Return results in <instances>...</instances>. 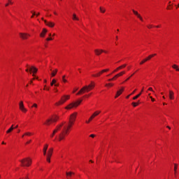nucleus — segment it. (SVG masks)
<instances>
[{
    "mask_svg": "<svg viewBox=\"0 0 179 179\" xmlns=\"http://www.w3.org/2000/svg\"><path fill=\"white\" fill-rule=\"evenodd\" d=\"M57 72H58V69H55L54 71H52L51 76L52 78H54L55 75H57Z\"/></svg>",
    "mask_w": 179,
    "mask_h": 179,
    "instance_id": "obj_28",
    "label": "nucleus"
},
{
    "mask_svg": "<svg viewBox=\"0 0 179 179\" xmlns=\"http://www.w3.org/2000/svg\"><path fill=\"white\" fill-rule=\"evenodd\" d=\"M139 104H141V100H138L137 102H132L131 103V106L133 107H138V106H139Z\"/></svg>",
    "mask_w": 179,
    "mask_h": 179,
    "instance_id": "obj_23",
    "label": "nucleus"
},
{
    "mask_svg": "<svg viewBox=\"0 0 179 179\" xmlns=\"http://www.w3.org/2000/svg\"><path fill=\"white\" fill-rule=\"evenodd\" d=\"M148 29H155V25L153 24H148L147 25Z\"/></svg>",
    "mask_w": 179,
    "mask_h": 179,
    "instance_id": "obj_40",
    "label": "nucleus"
},
{
    "mask_svg": "<svg viewBox=\"0 0 179 179\" xmlns=\"http://www.w3.org/2000/svg\"><path fill=\"white\" fill-rule=\"evenodd\" d=\"M45 33H47V29H43V31L40 34L41 37H44V36H45Z\"/></svg>",
    "mask_w": 179,
    "mask_h": 179,
    "instance_id": "obj_27",
    "label": "nucleus"
},
{
    "mask_svg": "<svg viewBox=\"0 0 179 179\" xmlns=\"http://www.w3.org/2000/svg\"><path fill=\"white\" fill-rule=\"evenodd\" d=\"M106 87H113V86H114V83H107L106 84Z\"/></svg>",
    "mask_w": 179,
    "mask_h": 179,
    "instance_id": "obj_32",
    "label": "nucleus"
},
{
    "mask_svg": "<svg viewBox=\"0 0 179 179\" xmlns=\"http://www.w3.org/2000/svg\"><path fill=\"white\" fill-rule=\"evenodd\" d=\"M90 138H96V134H90Z\"/></svg>",
    "mask_w": 179,
    "mask_h": 179,
    "instance_id": "obj_49",
    "label": "nucleus"
},
{
    "mask_svg": "<svg viewBox=\"0 0 179 179\" xmlns=\"http://www.w3.org/2000/svg\"><path fill=\"white\" fill-rule=\"evenodd\" d=\"M73 124L74 122L69 121L68 125L63 127L62 132L59 134V141H62L63 139H65V135H67L68 132H69V129L72 128V125Z\"/></svg>",
    "mask_w": 179,
    "mask_h": 179,
    "instance_id": "obj_1",
    "label": "nucleus"
},
{
    "mask_svg": "<svg viewBox=\"0 0 179 179\" xmlns=\"http://www.w3.org/2000/svg\"><path fill=\"white\" fill-rule=\"evenodd\" d=\"M166 9L167 10H171V9H173V4H169Z\"/></svg>",
    "mask_w": 179,
    "mask_h": 179,
    "instance_id": "obj_35",
    "label": "nucleus"
},
{
    "mask_svg": "<svg viewBox=\"0 0 179 179\" xmlns=\"http://www.w3.org/2000/svg\"><path fill=\"white\" fill-rule=\"evenodd\" d=\"M19 106L21 111H22L23 113H26L27 111V110L24 108V105L23 104V101H21L19 103Z\"/></svg>",
    "mask_w": 179,
    "mask_h": 179,
    "instance_id": "obj_14",
    "label": "nucleus"
},
{
    "mask_svg": "<svg viewBox=\"0 0 179 179\" xmlns=\"http://www.w3.org/2000/svg\"><path fill=\"white\" fill-rule=\"evenodd\" d=\"M115 40H116V41H118V36H116Z\"/></svg>",
    "mask_w": 179,
    "mask_h": 179,
    "instance_id": "obj_60",
    "label": "nucleus"
},
{
    "mask_svg": "<svg viewBox=\"0 0 179 179\" xmlns=\"http://www.w3.org/2000/svg\"><path fill=\"white\" fill-rule=\"evenodd\" d=\"M131 96H132L131 94H129V95H127V96H126V99H129V97H131Z\"/></svg>",
    "mask_w": 179,
    "mask_h": 179,
    "instance_id": "obj_53",
    "label": "nucleus"
},
{
    "mask_svg": "<svg viewBox=\"0 0 179 179\" xmlns=\"http://www.w3.org/2000/svg\"><path fill=\"white\" fill-rule=\"evenodd\" d=\"M13 129H15V128L13 127V124L10 127V128L6 131V134H10V132H12V131H13Z\"/></svg>",
    "mask_w": 179,
    "mask_h": 179,
    "instance_id": "obj_30",
    "label": "nucleus"
},
{
    "mask_svg": "<svg viewBox=\"0 0 179 179\" xmlns=\"http://www.w3.org/2000/svg\"><path fill=\"white\" fill-rule=\"evenodd\" d=\"M95 86H96V83L93 81H91V83H90V90H93V89H94Z\"/></svg>",
    "mask_w": 179,
    "mask_h": 179,
    "instance_id": "obj_26",
    "label": "nucleus"
},
{
    "mask_svg": "<svg viewBox=\"0 0 179 179\" xmlns=\"http://www.w3.org/2000/svg\"><path fill=\"white\" fill-rule=\"evenodd\" d=\"M118 71H120V69H119V67H117V68H116L114 71H113V72H118Z\"/></svg>",
    "mask_w": 179,
    "mask_h": 179,
    "instance_id": "obj_46",
    "label": "nucleus"
},
{
    "mask_svg": "<svg viewBox=\"0 0 179 179\" xmlns=\"http://www.w3.org/2000/svg\"><path fill=\"white\" fill-rule=\"evenodd\" d=\"M125 90V88L124 87H122L120 90H119L115 96V99H117V97H120V95L122 94V93H124V90Z\"/></svg>",
    "mask_w": 179,
    "mask_h": 179,
    "instance_id": "obj_9",
    "label": "nucleus"
},
{
    "mask_svg": "<svg viewBox=\"0 0 179 179\" xmlns=\"http://www.w3.org/2000/svg\"><path fill=\"white\" fill-rule=\"evenodd\" d=\"M33 107H35L36 108H37V105H36V103H34V105L31 106V108H33Z\"/></svg>",
    "mask_w": 179,
    "mask_h": 179,
    "instance_id": "obj_51",
    "label": "nucleus"
},
{
    "mask_svg": "<svg viewBox=\"0 0 179 179\" xmlns=\"http://www.w3.org/2000/svg\"><path fill=\"white\" fill-rule=\"evenodd\" d=\"M145 90V87H143L140 94L136 95L135 96L133 97V100H136L137 99H139L141 96H142V93H143V91Z\"/></svg>",
    "mask_w": 179,
    "mask_h": 179,
    "instance_id": "obj_17",
    "label": "nucleus"
},
{
    "mask_svg": "<svg viewBox=\"0 0 179 179\" xmlns=\"http://www.w3.org/2000/svg\"><path fill=\"white\" fill-rule=\"evenodd\" d=\"M137 89H135L130 94L132 96V94H135V92L137 91Z\"/></svg>",
    "mask_w": 179,
    "mask_h": 179,
    "instance_id": "obj_45",
    "label": "nucleus"
},
{
    "mask_svg": "<svg viewBox=\"0 0 179 179\" xmlns=\"http://www.w3.org/2000/svg\"><path fill=\"white\" fill-rule=\"evenodd\" d=\"M156 101V99H155V98H152V99H151V101H152V102H155Z\"/></svg>",
    "mask_w": 179,
    "mask_h": 179,
    "instance_id": "obj_57",
    "label": "nucleus"
},
{
    "mask_svg": "<svg viewBox=\"0 0 179 179\" xmlns=\"http://www.w3.org/2000/svg\"><path fill=\"white\" fill-rule=\"evenodd\" d=\"M100 113H101V111L100 110H96L95 111L90 117V120L92 121V120H94V118H96V117H97V115H99V114H100Z\"/></svg>",
    "mask_w": 179,
    "mask_h": 179,
    "instance_id": "obj_15",
    "label": "nucleus"
},
{
    "mask_svg": "<svg viewBox=\"0 0 179 179\" xmlns=\"http://www.w3.org/2000/svg\"><path fill=\"white\" fill-rule=\"evenodd\" d=\"M154 57H156V54L150 55L148 57H147L146 58L143 59L140 62V65H143V64H145V62H148V61H150V59L152 58H153Z\"/></svg>",
    "mask_w": 179,
    "mask_h": 179,
    "instance_id": "obj_7",
    "label": "nucleus"
},
{
    "mask_svg": "<svg viewBox=\"0 0 179 179\" xmlns=\"http://www.w3.org/2000/svg\"><path fill=\"white\" fill-rule=\"evenodd\" d=\"M31 13H32V16H31V17H34V16H36V13L33 11H31Z\"/></svg>",
    "mask_w": 179,
    "mask_h": 179,
    "instance_id": "obj_47",
    "label": "nucleus"
},
{
    "mask_svg": "<svg viewBox=\"0 0 179 179\" xmlns=\"http://www.w3.org/2000/svg\"><path fill=\"white\" fill-rule=\"evenodd\" d=\"M128 80H129V78H127L123 82V83H125V82H128Z\"/></svg>",
    "mask_w": 179,
    "mask_h": 179,
    "instance_id": "obj_55",
    "label": "nucleus"
},
{
    "mask_svg": "<svg viewBox=\"0 0 179 179\" xmlns=\"http://www.w3.org/2000/svg\"><path fill=\"white\" fill-rule=\"evenodd\" d=\"M19 127V125H16V127H13L14 129H15L16 128H18Z\"/></svg>",
    "mask_w": 179,
    "mask_h": 179,
    "instance_id": "obj_62",
    "label": "nucleus"
},
{
    "mask_svg": "<svg viewBox=\"0 0 179 179\" xmlns=\"http://www.w3.org/2000/svg\"><path fill=\"white\" fill-rule=\"evenodd\" d=\"M8 3H10V5H13V2H12L11 0H8Z\"/></svg>",
    "mask_w": 179,
    "mask_h": 179,
    "instance_id": "obj_54",
    "label": "nucleus"
},
{
    "mask_svg": "<svg viewBox=\"0 0 179 179\" xmlns=\"http://www.w3.org/2000/svg\"><path fill=\"white\" fill-rule=\"evenodd\" d=\"M99 9H100V13H106V8L101 6V7L99 8Z\"/></svg>",
    "mask_w": 179,
    "mask_h": 179,
    "instance_id": "obj_31",
    "label": "nucleus"
},
{
    "mask_svg": "<svg viewBox=\"0 0 179 179\" xmlns=\"http://www.w3.org/2000/svg\"><path fill=\"white\" fill-rule=\"evenodd\" d=\"M123 75H125V71H121L120 73L116 74L113 77V79H115V80H117V78H120V77L122 76Z\"/></svg>",
    "mask_w": 179,
    "mask_h": 179,
    "instance_id": "obj_16",
    "label": "nucleus"
},
{
    "mask_svg": "<svg viewBox=\"0 0 179 179\" xmlns=\"http://www.w3.org/2000/svg\"><path fill=\"white\" fill-rule=\"evenodd\" d=\"M62 80H63V82L64 83H66V79H65V76H62Z\"/></svg>",
    "mask_w": 179,
    "mask_h": 179,
    "instance_id": "obj_41",
    "label": "nucleus"
},
{
    "mask_svg": "<svg viewBox=\"0 0 179 179\" xmlns=\"http://www.w3.org/2000/svg\"><path fill=\"white\" fill-rule=\"evenodd\" d=\"M113 73H115V72H112L110 74H108L107 76H110V75H113Z\"/></svg>",
    "mask_w": 179,
    "mask_h": 179,
    "instance_id": "obj_59",
    "label": "nucleus"
},
{
    "mask_svg": "<svg viewBox=\"0 0 179 179\" xmlns=\"http://www.w3.org/2000/svg\"><path fill=\"white\" fill-rule=\"evenodd\" d=\"M136 73H133L131 76H134V75H135Z\"/></svg>",
    "mask_w": 179,
    "mask_h": 179,
    "instance_id": "obj_64",
    "label": "nucleus"
},
{
    "mask_svg": "<svg viewBox=\"0 0 179 179\" xmlns=\"http://www.w3.org/2000/svg\"><path fill=\"white\" fill-rule=\"evenodd\" d=\"M66 100H69V95L64 96L61 98V100L59 102H57L56 106H61V104H64Z\"/></svg>",
    "mask_w": 179,
    "mask_h": 179,
    "instance_id": "obj_6",
    "label": "nucleus"
},
{
    "mask_svg": "<svg viewBox=\"0 0 179 179\" xmlns=\"http://www.w3.org/2000/svg\"><path fill=\"white\" fill-rule=\"evenodd\" d=\"M58 118H59L58 116L54 115L50 118V120L52 122H57V121H58Z\"/></svg>",
    "mask_w": 179,
    "mask_h": 179,
    "instance_id": "obj_21",
    "label": "nucleus"
},
{
    "mask_svg": "<svg viewBox=\"0 0 179 179\" xmlns=\"http://www.w3.org/2000/svg\"><path fill=\"white\" fill-rule=\"evenodd\" d=\"M47 41H51V40H52V38H46Z\"/></svg>",
    "mask_w": 179,
    "mask_h": 179,
    "instance_id": "obj_52",
    "label": "nucleus"
},
{
    "mask_svg": "<svg viewBox=\"0 0 179 179\" xmlns=\"http://www.w3.org/2000/svg\"><path fill=\"white\" fill-rule=\"evenodd\" d=\"M114 80H115L114 79V77H113V78H112L108 79V82H113V81H114Z\"/></svg>",
    "mask_w": 179,
    "mask_h": 179,
    "instance_id": "obj_43",
    "label": "nucleus"
},
{
    "mask_svg": "<svg viewBox=\"0 0 179 179\" xmlns=\"http://www.w3.org/2000/svg\"><path fill=\"white\" fill-rule=\"evenodd\" d=\"M119 71H121V69H124V68H127V64H122L121 66H120L119 67Z\"/></svg>",
    "mask_w": 179,
    "mask_h": 179,
    "instance_id": "obj_34",
    "label": "nucleus"
},
{
    "mask_svg": "<svg viewBox=\"0 0 179 179\" xmlns=\"http://www.w3.org/2000/svg\"><path fill=\"white\" fill-rule=\"evenodd\" d=\"M20 36L22 40H27V38L30 37V34L20 33Z\"/></svg>",
    "mask_w": 179,
    "mask_h": 179,
    "instance_id": "obj_12",
    "label": "nucleus"
},
{
    "mask_svg": "<svg viewBox=\"0 0 179 179\" xmlns=\"http://www.w3.org/2000/svg\"><path fill=\"white\" fill-rule=\"evenodd\" d=\"M22 167H29L31 166V159L30 158H24L20 160Z\"/></svg>",
    "mask_w": 179,
    "mask_h": 179,
    "instance_id": "obj_2",
    "label": "nucleus"
},
{
    "mask_svg": "<svg viewBox=\"0 0 179 179\" xmlns=\"http://www.w3.org/2000/svg\"><path fill=\"white\" fill-rule=\"evenodd\" d=\"M148 92H153V88H152L151 87L148 88Z\"/></svg>",
    "mask_w": 179,
    "mask_h": 179,
    "instance_id": "obj_48",
    "label": "nucleus"
},
{
    "mask_svg": "<svg viewBox=\"0 0 179 179\" xmlns=\"http://www.w3.org/2000/svg\"><path fill=\"white\" fill-rule=\"evenodd\" d=\"M44 23L46 24V26H48L49 27H54V26H55V24L54 22H47V20H44Z\"/></svg>",
    "mask_w": 179,
    "mask_h": 179,
    "instance_id": "obj_19",
    "label": "nucleus"
},
{
    "mask_svg": "<svg viewBox=\"0 0 179 179\" xmlns=\"http://www.w3.org/2000/svg\"><path fill=\"white\" fill-rule=\"evenodd\" d=\"M110 71V69H103L102 71L98 72L97 73L92 74V78H100L103 73H106V72H108Z\"/></svg>",
    "mask_w": 179,
    "mask_h": 179,
    "instance_id": "obj_5",
    "label": "nucleus"
},
{
    "mask_svg": "<svg viewBox=\"0 0 179 179\" xmlns=\"http://www.w3.org/2000/svg\"><path fill=\"white\" fill-rule=\"evenodd\" d=\"M46 160L48 163H51V156L47 155Z\"/></svg>",
    "mask_w": 179,
    "mask_h": 179,
    "instance_id": "obj_38",
    "label": "nucleus"
},
{
    "mask_svg": "<svg viewBox=\"0 0 179 179\" xmlns=\"http://www.w3.org/2000/svg\"><path fill=\"white\" fill-rule=\"evenodd\" d=\"M29 71L33 72L34 74L32 75V76H36L34 73H37V71H38V69H37V68L32 66L29 68Z\"/></svg>",
    "mask_w": 179,
    "mask_h": 179,
    "instance_id": "obj_18",
    "label": "nucleus"
},
{
    "mask_svg": "<svg viewBox=\"0 0 179 179\" xmlns=\"http://www.w3.org/2000/svg\"><path fill=\"white\" fill-rule=\"evenodd\" d=\"M89 92H90V85H85L76 94V95L79 96V94H85V93H89Z\"/></svg>",
    "mask_w": 179,
    "mask_h": 179,
    "instance_id": "obj_3",
    "label": "nucleus"
},
{
    "mask_svg": "<svg viewBox=\"0 0 179 179\" xmlns=\"http://www.w3.org/2000/svg\"><path fill=\"white\" fill-rule=\"evenodd\" d=\"M172 68H173V69H176V71L177 72H179L178 65H177V64H173V65L172 66Z\"/></svg>",
    "mask_w": 179,
    "mask_h": 179,
    "instance_id": "obj_29",
    "label": "nucleus"
},
{
    "mask_svg": "<svg viewBox=\"0 0 179 179\" xmlns=\"http://www.w3.org/2000/svg\"><path fill=\"white\" fill-rule=\"evenodd\" d=\"M52 121L51 119H48L46 120V122H45V125H50V124H51Z\"/></svg>",
    "mask_w": 179,
    "mask_h": 179,
    "instance_id": "obj_36",
    "label": "nucleus"
},
{
    "mask_svg": "<svg viewBox=\"0 0 179 179\" xmlns=\"http://www.w3.org/2000/svg\"><path fill=\"white\" fill-rule=\"evenodd\" d=\"M177 169H178V164H174V173H175V175L177 174Z\"/></svg>",
    "mask_w": 179,
    "mask_h": 179,
    "instance_id": "obj_33",
    "label": "nucleus"
},
{
    "mask_svg": "<svg viewBox=\"0 0 179 179\" xmlns=\"http://www.w3.org/2000/svg\"><path fill=\"white\" fill-rule=\"evenodd\" d=\"M54 149L53 148H50L48 151V155L47 156H52V152H53Z\"/></svg>",
    "mask_w": 179,
    "mask_h": 179,
    "instance_id": "obj_24",
    "label": "nucleus"
},
{
    "mask_svg": "<svg viewBox=\"0 0 179 179\" xmlns=\"http://www.w3.org/2000/svg\"><path fill=\"white\" fill-rule=\"evenodd\" d=\"M73 20H79V17H76V14H73Z\"/></svg>",
    "mask_w": 179,
    "mask_h": 179,
    "instance_id": "obj_39",
    "label": "nucleus"
},
{
    "mask_svg": "<svg viewBox=\"0 0 179 179\" xmlns=\"http://www.w3.org/2000/svg\"><path fill=\"white\" fill-rule=\"evenodd\" d=\"M103 52H104L105 54H108V51L102 50V53H103Z\"/></svg>",
    "mask_w": 179,
    "mask_h": 179,
    "instance_id": "obj_50",
    "label": "nucleus"
},
{
    "mask_svg": "<svg viewBox=\"0 0 179 179\" xmlns=\"http://www.w3.org/2000/svg\"><path fill=\"white\" fill-rule=\"evenodd\" d=\"M66 176H67V178L69 179V178L72 177L73 176H75V173H73V172H66Z\"/></svg>",
    "mask_w": 179,
    "mask_h": 179,
    "instance_id": "obj_22",
    "label": "nucleus"
},
{
    "mask_svg": "<svg viewBox=\"0 0 179 179\" xmlns=\"http://www.w3.org/2000/svg\"><path fill=\"white\" fill-rule=\"evenodd\" d=\"M155 27H156V29H162V24L155 26Z\"/></svg>",
    "mask_w": 179,
    "mask_h": 179,
    "instance_id": "obj_42",
    "label": "nucleus"
},
{
    "mask_svg": "<svg viewBox=\"0 0 179 179\" xmlns=\"http://www.w3.org/2000/svg\"><path fill=\"white\" fill-rule=\"evenodd\" d=\"M64 124H65V122L62 123L56 127V129L53 131L52 134L50 135L51 138H53L54 135H55V134H57V132H58V131L61 129V127L64 126Z\"/></svg>",
    "mask_w": 179,
    "mask_h": 179,
    "instance_id": "obj_8",
    "label": "nucleus"
},
{
    "mask_svg": "<svg viewBox=\"0 0 179 179\" xmlns=\"http://www.w3.org/2000/svg\"><path fill=\"white\" fill-rule=\"evenodd\" d=\"M94 52L95 55L99 57V55L103 54V49H95L94 50Z\"/></svg>",
    "mask_w": 179,
    "mask_h": 179,
    "instance_id": "obj_13",
    "label": "nucleus"
},
{
    "mask_svg": "<svg viewBox=\"0 0 179 179\" xmlns=\"http://www.w3.org/2000/svg\"><path fill=\"white\" fill-rule=\"evenodd\" d=\"M55 86L57 87L59 86V84H55Z\"/></svg>",
    "mask_w": 179,
    "mask_h": 179,
    "instance_id": "obj_61",
    "label": "nucleus"
},
{
    "mask_svg": "<svg viewBox=\"0 0 179 179\" xmlns=\"http://www.w3.org/2000/svg\"><path fill=\"white\" fill-rule=\"evenodd\" d=\"M76 115H78L77 113H74L72 115H71L69 121L71 122H75V120H76Z\"/></svg>",
    "mask_w": 179,
    "mask_h": 179,
    "instance_id": "obj_11",
    "label": "nucleus"
},
{
    "mask_svg": "<svg viewBox=\"0 0 179 179\" xmlns=\"http://www.w3.org/2000/svg\"><path fill=\"white\" fill-rule=\"evenodd\" d=\"M132 12L134 15H135V16H137L138 19H139L141 22H143V17H142V16L141 15V14H139V13H138V11L133 9Z\"/></svg>",
    "mask_w": 179,
    "mask_h": 179,
    "instance_id": "obj_10",
    "label": "nucleus"
},
{
    "mask_svg": "<svg viewBox=\"0 0 179 179\" xmlns=\"http://www.w3.org/2000/svg\"><path fill=\"white\" fill-rule=\"evenodd\" d=\"M24 135H26L27 136H30V135H31V133L27 132V133L24 134Z\"/></svg>",
    "mask_w": 179,
    "mask_h": 179,
    "instance_id": "obj_44",
    "label": "nucleus"
},
{
    "mask_svg": "<svg viewBox=\"0 0 179 179\" xmlns=\"http://www.w3.org/2000/svg\"><path fill=\"white\" fill-rule=\"evenodd\" d=\"M5 6H9V3H6Z\"/></svg>",
    "mask_w": 179,
    "mask_h": 179,
    "instance_id": "obj_63",
    "label": "nucleus"
},
{
    "mask_svg": "<svg viewBox=\"0 0 179 179\" xmlns=\"http://www.w3.org/2000/svg\"><path fill=\"white\" fill-rule=\"evenodd\" d=\"M57 83V80L56 79H52V82L50 83L51 86H54Z\"/></svg>",
    "mask_w": 179,
    "mask_h": 179,
    "instance_id": "obj_37",
    "label": "nucleus"
},
{
    "mask_svg": "<svg viewBox=\"0 0 179 179\" xmlns=\"http://www.w3.org/2000/svg\"><path fill=\"white\" fill-rule=\"evenodd\" d=\"M22 179H30L28 176H27L25 178H23Z\"/></svg>",
    "mask_w": 179,
    "mask_h": 179,
    "instance_id": "obj_56",
    "label": "nucleus"
},
{
    "mask_svg": "<svg viewBox=\"0 0 179 179\" xmlns=\"http://www.w3.org/2000/svg\"><path fill=\"white\" fill-rule=\"evenodd\" d=\"M82 103V100H78L76 102L71 103L66 107V110H71L73 107H78Z\"/></svg>",
    "mask_w": 179,
    "mask_h": 179,
    "instance_id": "obj_4",
    "label": "nucleus"
},
{
    "mask_svg": "<svg viewBox=\"0 0 179 179\" xmlns=\"http://www.w3.org/2000/svg\"><path fill=\"white\" fill-rule=\"evenodd\" d=\"M169 99L171 100H174V92L169 90Z\"/></svg>",
    "mask_w": 179,
    "mask_h": 179,
    "instance_id": "obj_20",
    "label": "nucleus"
},
{
    "mask_svg": "<svg viewBox=\"0 0 179 179\" xmlns=\"http://www.w3.org/2000/svg\"><path fill=\"white\" fill-rule=\"evenodd\" d=\"M47 149H48V145L46 144L43 148V155L45 156L47 155Z\"/></svg>",
    "mask_w": 179,
    "mask_h": 179,
    "instance_id": "obj_25",
    "label": "nucleus"
},
{
    "mask_svg": "<svg viewBox=\"0 0 179 179\" xmlns=\"http://www.w3.org/2000/svg\"><path fill=\"white\" fill-rule=\"evenodd\" d=\"M30 142H31V140H30L29 141H27V142L26 143V144H27V145H29V143H30Z\"/></svg>",
    "mask_w": 179,
    "mask_h": 179,
    "instance_id": "obj_58",
    "label": "nucleus"
}]
</instances>
